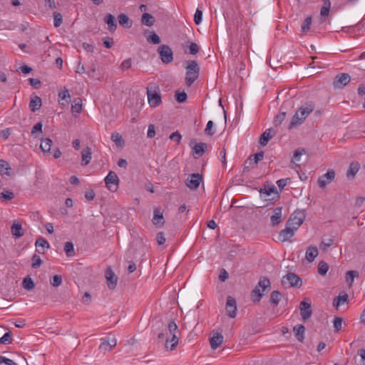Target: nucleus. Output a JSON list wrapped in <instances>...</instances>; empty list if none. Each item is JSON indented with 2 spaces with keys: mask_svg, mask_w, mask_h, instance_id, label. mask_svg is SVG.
<instances>
[{
  "mask_svg": "<svg viewBox=\"0 0 365 365\" xmlns=\"http://www.w3.org/2000/svg\"><path fill=\"white\" fill-rule=\"evenodd\" d=\"M168 336L167 337L165 341V348L167 350H174L178 345V338L177 336V333H178V327L175 322H170L168 326Z\"/></svg>",
  "mask_w": 365,
  "mask_h": 365,
  "instance_id": "20e7f679",
  "label": "nucleus"
},
{
  "mask_svg": "<svg viewBox=\"0 0 365 365\" xmlns=\"http://www.w3.org/2000/svg\"><path fill=\"white\" fill-rule=\"evenodd\" d=\"M303 221L304 218L301 213H294L291 215L287 222V225H289L297 230L303 223Z\"/></svg>",
  "mask_w": 365,
  "mask_h": 365,
  "instance_id": "dca6fc26",
  "label": "nucleus"
},
{
  "mask_svg": "<svg viewBox=\"0 0 365 365\" xmlns=\"http://www.w3.org/2000/svg\"><path fill=\"white\" fill-rule=\"evenodd\" d=\"M202 175L199 173H193L188 175L185 180V185L190 190H196L202 182Z\"/></svg>",
  "mask_w": 365,
  "mask_h": 365,
  "instance_id": "9d476101",
  "label": "nucleus"
},
{
  "mask_svg": "<svg viewBox=\"0 0 365 365\" xmlns=\"http://www.w3.org/2000/svg\"><path fill=\"white\" fill-rule=\"evenodd\" d=\"M224 337L221 329H215L212 332V336L210 339V346L212 349H217L223 342Z\"/></svg>",
  "mask_w": 365,
  "mask_h": 365,
  "instance_id": "9b49d317",
  "label": "nucleus"
},
{
  "mask_svg": "<svg viewBox=\"0 0 365 365\" xmlns=\"http://www.w3.org/2000/svg\"><path fill=\"white\" fill-rule=\"evenodd\" d=\"M41 106V99L38 96H36L31 98L29 103V108L31 111L35 112L40 109Z\"/></svg>",
  "mask_w": 365,
  "mask_h": 365,
  "instance_id": "c85d7f7f",
  "label": "nucleus"
},
{
  "mask_svg": "<svg viewBox=\"0 0 365 365\" xmlns=\"http://www.w3.org/2000/svg\"><path fill=\"white\" fill-rule=\"evenodd\" d=\"M311 24H312V17L309 16V17L306 18L305 20L304 21L303 24H302V26H301L302 31L304 33L307 32L310 29Z\"/></svg>",
  "mask_w": 365,
  "mask_h": 365,
  "instance_id": "09e8293b",
  "label": "nucleus"
},
{
  "mask_svg": "<svg viewBox=\"0 0 365 365\" xmlns=\"http://www.w3.org/2000/svg\"><path fill=\"white\" fill-rule=\"evenodd\" d=\"M335 178V172L334 170H329L325 174L321 176L317 181L318 185L321 188L325 187Z\"/></svg>",
  "mask_w": 365,
  "mask_h": 365,
  "instance_id": "f8f14e48",
  "label": "nucleus"
},
{
  "mask_svg": "<svg viewBox=\"0 0 365 365\" xmlns=\"http://www.w3.org/2000/svg\"><path fill=\"white\" fill-rule=\"evenodd\" d=\"M304 331H305V328L302 324H297L293 329L294 336H296L297 340L301 342L303 341L304 338Z\"/></svg>",
  "mask_w": 365,
  "mask_h": 365,
  "instance_id": "cd10ccee",
  "label": "nucleus"
},
{
  "mask_svg": "<svg viewBox=\"0 0 365 365\" xmlns=\"http://www.w3.org/2000/svg\"><path fill=\"white\" fill-rule=\"evenodd\" d=\"M119 24L125 28H130L132 22L129 19L128 16L125 14H120L118 16Z\"/></svg>",
  "mask_w": 365,
  "mask_h": 365,
  "instance_id": "f704fd0d",
  "label": "nucleus"
},
{
  "mask_svg": "<svg viewBox=\"0 0 365 365\" xmlns=\"http://www.w3.org/2000/svg\"><path fill=\"white\" fill-rule=\"evenodd\" d=\"M329 270V265L327 262L321 261L318 264V272L321 275H325Z\"/></svg>",
  "mask_w": 365,
  "mask_h": 365,
  "instance_id": "c03bdc74",
  "label": "nucleus"
},
{
  "mask_svg": "<svg viewBox=\"0 0 365 365\" xmlns=\"http://www.w3.org/2000/svg\"><path fill=\"white\" fill-rule=\"evenodd\" d=\"M216 130L214 128V123L212 120H209L207 123L205 129V133L209 136H212L215 133Z\"/></svg>",
  "mask_w": 365,
  "mask_h": 365,
  "instance_id": "a18cd8bd",
  "label": "nucleus"
},
{
  "mask_svg": "<svg viewBox=\"0 0 365 365\" xmlns=\"http://www.w3.org/2000/svg\"><path fill=\"white\" fill-rule=\"evenodd\" d=\"M106 279L108 288L114 289L117 285L118 277L110 267H108L106 271Z\"/></svg>",
  "mask_w": 365,
  "mask_h": 365,
  "instance_id": "f3484780",
  "label": "nucleus"
},
{
  "mask_svg": "<svg viewBox=\"0 0 365 365\" xmlns=\"http://www.w3.org/2000/svg\"><path fill=\"white\" fill-rule=\"evenodd\" d=\"M319 252L316 246H309L307 247L305 253V259L309 262H312L316 257L318 255Z\"/></svg>",
  "mask_w": 365,
  "mask_h": 365,
  "instance_id": "4be33fe9",
  "label": "nucleus"
},
{
  "mask_svg": "<svg viewBox=\"0 0 365 365\" xmlns=\"http://www.w3.org/2000/svg\"><path fill=\"white\" fill-rule=\"evenodd\" d=\"M228 277H229L228 272L225 269H222L220 270V275H219L220 280L222 282H225V280H227L228 279Z\"/></svg>",
  "mask_w": 365,
  "mask_h": 365,
  "instance_id": "0e129e2a",
  "label": "nucleus"
},
{
  "mask_svg": "<svg viewBox=\"0 0 365 365\" xmlns=\"http://www.w3.org/2000/svg\"><path fill=\"white\" fill-rule=\"evenodd\" d=\"M300 314L304 321L309 319L312 314L311 303L309 302L302 301L299 304Z\"/></svg>",
  "mask_w": 365,
  "mask_h": 365,
  "instance_id": "4468645a",
  "label": "nucleus"
},
{
  "mask_svg": "<svg viewBox=\"0 0 365 365\" xmlns=\"http://www.w3.org/2000/svg\"><path fill=\"white\" fill-rule=\"evenodd\" d=\"M81 165L86 166L88 165L92 158L91 149L86 147L81 150Z\"/></svg>",
  "mask_w": 365,
  "mask_h": 365,
  "instance_id": "aec40b11",
  "label": "nucleus"
},
{
  "mask_svg": "<svg viewBox=\"0 0 365 365\" xmlns=\"http://www.w3.org/2000/svg\"><path fill=\"white\" fill-rule=\"evenodd\" d=\"M304 153H305L304 149H297L294 152V155H293L292 162H291V165H290V167L292 168H295L296 167L299 166L297 164V163L300 160L301 156Z\"/></svg>",
  "mask_w": 365,
  "mask_h": 365,
  "instance_id": "bb28decb",
  "label": "nucleus"
},
{
  "mask_svg": "<svg viewBox=\"0 0 365 365\" xmlns=\"http://www.w3.org/2000/svg\"><path fill=\"white\" fill-rule=\"evenodd\" d=\"M42 264L41 257L37 255H34L32 257L31 267L34 269L38 268Z\"/></svg>",
  "mask_w": 365,
  "mask_h": 365,
  "instance_id": "8fccbe9b",
  "label": "nucleus"
},
{
  "mask_svg": "<svg viewBox=\"0 0 365 365\" xmlns=\"http://www.w3.org/2000/svg\"><path fill=\"white\" fill-rule=\"evenodd\" d=\"M29 81L30 85L34 87L35 88H38L41 85V81L38 78H30L29 79Z\"/></svg>",
  "mask_w": 365,
  "mask_h": 365,
  "instance_id": "774afa93",
  "label": "nucleus"
},
{
  "mask_svg": "<svg viewBox=\"0 0 365 365\" xmlns=\"http://www.w3.org/2000/svg\"><path fill=\"white\" fill-rule=\"evenodd\" d=\"M0 197L4 200H12L14 197V195L12 192L6 190L4 192H2L0 194Z\"/></svg>",
  "mask_w": 365,
  "mask_h": 365,
  "instance_id": "052dcab7",
  "label": "nucleus"
},
{
  "mask_svg": "<svg viewBox=\"0 0 365 365\" xmlns=\"http://www.w3.org/2000/svg\"><path fill=\"white\" fill-rule=\"evenodd\" d=\"M314 109V106L312 102L307 103L305 106H302L292 117L290 123V128L302 123Z\"/></svg>",
  "mask_w": 365,
  "mask_h": 365,
  "instance_id": "f03ea898",
  "label": "nucleus"
},
{
  "mask_svg": "<svg viewBox=\"0 0 365 365\" xmlns=\"http://www.w3.org/2000/svg\"><path fill=\"white\" fill-rule=\"evenodd\" d=\"M360 168V164L357 161H353L350 163L346 172L347 178H354Z\"/></svg>",
  "mask_w": 365,
  "mask_h": 365,
  "instance_id": "393cba45",
  "label": "nucleus"
},
{
  "mask_svg": "<svg viewBox=\"0 0 365 365\" xmlns=\"http://www.w3.org/2000/svg\"><path fill=\"white\" fill-rule=\"evenodd\" d=\"M142 24L147 26H152L155 23L154 17L148 13H144L141 19Z\"/></svg>",
  "mask_w": 365,
  "mask_h": 365,
  "instance_id": "c9c22d12",
  "label": "nucleus"
},
{
  "mask_svg": "<svg viewBox=\"0 0 365 365\" xmlns=\"http://www.w3.org/2000/svg\"><path fill=\"white\" fill-rule=\"evenodd\" d=\"M106 187L111 192H115L118 187L119 179L118 175L112 171H110L104 179Z\"/></svg>",
  "mask_w": 365,
  "mask_h": 365,
  "instance_id": "6e6552de",
  "label": "nucleus"
},
{
  "mask_svg": "<svg viewBox=\"0 0 365 365\" xmlns=\"http://www.w3.org/2000/svg\"><path fill=\"white\" fill-rule=\"evenodd\" d=\"M99 345V350L103 353L110 351L117 344V339L115 336L109 334L105 338H102Z\"/></svg>",
  "mask_w": 365,
  "mask_h": 365,
  "instance_id": "423d86ee",
  "label": "nucleus"
},
{
  "mask_svg": "<svg viewBox=\"0 0 365 365\" xmlns=\"http://www.w3.org/2000/svg\"><path fill=\"white\" fill-rule=\"evenodd\" d=\"M175 98L178 102L183 103L187 99V94L185 92H178L175 94Z\"/></svg>",
  "mask_w": 365,
  "mask_h": 365,
  "instance_id": "bf43d9fd",
  "label": "nucleus"
},
{
  "mask_svg": "<svg viewBox=\"0 0 365 365\" xmlns=\"http://www.w3.org/2000/svg\"><path fill=\"white\" fill-rule=\"evenodd\" d=\"M63 22L62 16L59 13H54L53 14V25L55 27H58Z\"/></svg>",
  "mask_w": 365,
  "mask_h": 365,
  "instance_id": "864d4df0",
  "label": "nucleus"
},
{
  "mask_svg": "<svg viewBox=\"0 0 365 365\" xmlns=\"http://www.w3.org/2000/svg\"><path fill=\"white\" fill-rule=\"evenodd\" d=\"M147 41L153 44H159L161 41L159 36L154 31L150 32V34L147 36Z\"/></svg>",
  "mask_w": 365,
  "mask_h": 365,
  "instance_id": "58836bf2",
  "label": "nucleus"
},
{
  "mask_svg": "<svg viewBox=\"0 0 365 365\" xmlns=\"http://www.w3.org/2000/svg\"><path fill=\"white\" fill-rule=\"evenodd\" d=\"M113 43L114 41L112 38L106 37L103 38V44L107 48H111Z\"/></svg>",
  "mask_w": 365,
  "mask_h": 365,
  "instance_id": "338daca9",
  "label": "nucleus"
},
{
  "mask_svg": "<svg viewBox=\"0 0 365 365\" xmlns=\"http://www.w3.org/2000/svg\"><path fill=\"white\" fill-rule=\"evenodd\" d=\"M291 182V179L289 178L279 179L277 181V185L280 189L282 190L284 187Z\"/></svg>",
  "mask_w": 365,
  "mask_h": 365,
  "instance_id": "603ef678",
  "label": "nucleus"
},
{
  "mask_svg": "<svg viewBox=\"0 0 365 365\" xmlns=\"http://www.w3.org/2000/svg\"><path fill=\"white\" fill-rule=\"evenodd\" d=\"M104 21L107 24L108 29L110 32H113L116 29L117 24L115 18L112 14H108L104 18Z\"/></svg>",
  "mask_w": 365,
  "mask_h": 365,
  "instance_id": "a878e982",
  "label": "nucleus"
},
{
  "mask_svg": "<svg viewBox=\"0 0 365 365\" xmlns=\"http://www.w3.org/2000/svg\"><path fill=\"white\" fill-rule=\"evenodd\" d=\"M169 138L171 140L175 141L178 144H179L180 143L182 135L178 131H175L170 134Z\"/></svg>",
  "mask_w": 365,
  "mask_h": 365,
  "instance_id": "4d7b16f0",
  "label": "nucleus"
},
{
  "mask_svg": "<svg viewBox=\"0 0 365 365\" xmlns=\"http://www.w3.org/2000/svg\"><path fill=\"white\" fill-rule=\"evenodd\" d=\"M153 225L156 227H162L165 224L163 211L160 208H155L152 219Z\"/></svg>",
  "mask_w": 365,
  "mask_h": 365,
  "instance_id": "6ab92c4d",
  "label": "nucleus"
},
{
  "mask_svg": "<svg viewBox=\"0 0 365 365\" xmlns=\"http://www.w3.org/2000/svg\"><path fill=\"white\" fill-rule=\"evenodd\" d=\"M342 326V319L341 317H335L334 319V327L336 331L341 330Z\"/></svg>",
  "mask_w": 365,
  "mask_h": 365,
  "instance_id": "13d9d810",
  "label": "nucleus"
},
{
  "mask_svg": "<svg viewBox=\"0 0 365 365\" xmlns=\"http://www.w3.org/2000/svg\"><path fill=\"white\" fill-rule=\"evenodd\" d=\"M283 285L289 284V287H300L302 284V281L296 274L293 272H289L283 277L282 279Z\"/></svg>",
  "mask_w": 365,
  "mask_h": 365,
  "instance_id": "0eeeda50",
  "label": "nucleus"
},
{
  "mask_svg": "<svg viewBox=\"0 0 365 365\" xmlns=\"http://www.w3.org/2000/svg\"><path fill=\"white\" fill-rule=\"evenodd\" d=\"M358 272L356 271H348L346 274V280L351 285L355 277H358Z\"/></svg>",
  "mask_w": 365,
  "mask_h": 365,
  "instance_id": "49530a36",
  "label": "nucleus"
},
{
  "mask_svg": "<svg viewBox=\"0 0 365 365\" xmlns=\"http://www.w3.org/2000/svg\"><path fill=\"white\" fill-rule=\"evenodd\" d=\"M11 168L9 165V163L4 160H0V173L4 175L10 176L11 175Z\"/></svg>",
  "mask_w": 365,
  "mask_h": 365,
  "instance_id": "72a5a7b5",
  "label": "nucleus"
},
{
  "mask_svg": "<svg viewBox=\"0 0 365 365\" xmlns=\"http://www.w3.org/2000/svg\"><path fill=\"white\" fill-rule=\"evenodd\" d=\"M158 53L163 63L168 64L173 61V52L168 45H161L158 48Z\"/></svg>",
  "mask_w": 365,
  "mask_h": 365,
  "instance_id": "39448f33",
  "label": "nucleus"
},
{
  "mask_svg": "<svg viewBox=\"0 0 365 365\" xmlns=\"http://www.w3.org/2000/svg\"><path fill=\"white\" fill-rule=\"evenodd\" d=\"M152 88L150 86H148L146 88L148 101L151 107L155 108L161 103L162 101L159 93L155 90H152Z\"/></svg>",
  "mask_w": 365,
  "mask_h": 365,
  "instance_id": "1a4fd4ad",
  "label": "nucleus"
},
{
  "mask_svg": "<svg viewBox=\"0 0 365 365\" xmlns=\"http://www.w3.org/2000/svg\"><path fill=\"white\" fill-rule=\"evenodd\" d=\"M200 48L195 43L191 42L189 45V53L192 55H195L199 52Z\"/></svg>",
  "mask_w": 365,
  "mask_h": 365,
  "instance_id": "6e6d98bb",
  "label": "nucleus"
},
{
  "mask_svg": "<svg viewBox=\"0 0 365 365\" xmlns=\"http://www.w3.org/2000/svg\"><path fill=\"white\" fill-rule=\"evenodd\" d=\"M226 312H227V315L230 317V318H235L237 315V303H236V301L235 299L230 297V296H228L227 297V302H226Z\"/></svg>",
  "mask_w": 365,
  "mask_h": 365,
  "instance_id": "2eb2a0df",
  "label": "nucleus"
},
{
  "mask_svg": "<svg viewBox=\"0 0 365 365\" xmlns=\"http://www.w3.org/2000/svg\"><path fill=\"white\" fill-rule=\"evenodd\" d=\"M156 240L159 245H162L165 242V237L164 233L160 232L157 234Z\"/></svg>",
  "mask_w": 365,
  "mask_h": 365,
  "instance_id": "e2e57ef3",
  "label": "nucleus"
},
{
  "mask_svg": "<svg viewBox=\"0 0 365 365\" xmlns=\"http://www.w3.org/2000/svg\"><path fill=\"white\" fill-rule=\"evenodd\" d=\"M271 129L266 130L260 136L259 138V143L262 145H266L269 140V139L272 138V135L271 134Z\"/></svg>",
  "mask_w": 365,
  "mask_h": 365,
  "instance_id": "4c0bfd02",
  "label": "nucleus"
},
{
  "mask_svg": "<svg viewBox=\"0 0 365 365\" xmlns=\"http://www.w3.org/2000/svg\"><path fill=\"white\" fill-rule=\"evenodd\" d=\"M295 231L296 230L286 225V227L282 230L279 233V240L281 242L288 241L291 237L294 236Z\"/></svg>",
  "mask_w": 365,
  "mask_h": 365,
  "instance_id": "a211bd4d",
  "label": "nucleus"
},
{
  "mask_svg": "<svg viewBox=\"0 0 365 365\" xmlns=\"http://www.w3.org/2000/svg\"><path fill=\"white\" fill-rule=\"evenodd\" d=\"M282 294L279 291H273L270 296V302L275 306L278 305L281 300Z\"/></svg>",
  "mask_w": 365,
  "mask_h": 365,
  "instance_id": "a19ab883",
  "label": "nucleus"
},
{
  "mask_svg": "<svg viewBox=\"0 0 365 365\" xmlns=\"http://www.w3.org/2000/svg\"><path fill=\"white\" fill-rule=\"evenodd\" d=\"M348 294L345 292L341 293L338 297H335L333 300V306L338 309L341 305L348 302Z\"/></svg>",
  "mask_w": 365,
  "mask_h": 365,
  "instance_id": "b1692460",
  "label": "nucleus"
},
{
  "mask_svg": "<svg viewBox=\"0 0 365 365\" xmlns=\"http://www.w3.org/2000/svg\"><path fill=\"white\" fill-rule=\"evenodd\" d=\"M82 110V100L80 98H75L73 104L71 106L73 114H79Z\"/></svg>",
  "mask_w": 365,
  "mask_h": 365,
  "instance_id": "473e14b6",
  "label": "nucleus"
},
{
  "mask_svg": "<svg viewBox=\"0 0 365 365\" xmlns=\"http://www.w3.org/2000/svg\"><path fill=\"white\" fill-rule=\"evenodd\" d=\"M207 149V144L205 143H196L192 148L193 153L197 157L202 156Z\"/></svg>",
  "mask_w": 365,
  "mask_h": 365,
  "instance_id": "c756f323",
  "label": "nucleus"
},
{
  "mask_svg": "<svg viewBox=\"0 0 365 365\" xmlns=\"http://www.w3.org/2000/svg\"><path fill=\"white\" fill-rule=\"evenodd\" d=\"M185 69V84L190 86L199 77L200 66L196 61H188Z\"/></svg>",
  "mask_w": 365,
  "mask_h": 365,
  "instance_id": "7ed1b4c3",
  "label": "nucleus"
},
{
  "mask_svg": "<svg viewBox=\"0 0 365 365\" xmlns=\"http://www.w3.org/2000/svg\"><path fill=\"white\" fill-rule=\"evenodd\" d=\"M35 246L36 247V251L40 254L43 253V250L44 249H48L50 247V245H49V243L48 242V241L41 237H39L36 240V241L35 242Z\"/></svg>",
  "mask_w": 365,
  "mask_h": 365,
  "instance_id": "5701e85b",
  "label": "nucleus"
},
{
  "mask_svg": "<svg viewBox=\"0 0 365 365\" xmlns=\"http://www.w3.org/2000/svg\"><path fill=\"white\" fill-rule=\"evenodd\" d=\"M259 192H260V195L262 197L269 196L271 194L274 193L277 195V197H279V195L277 191V189L274 185L269 187L268 188H266V187L264 189L262 188V189H260Z\"/></svg>",
  "mask_w": 365,
  "mask_h": 365,
  "instance_id": "e433bc0d",
  "label": "nucleus"
},
{
  "mask_svg": "<svg viewBox=\"0 0 365 365\" xmlns=\"http://www.w3.org/2000/svg\"><path fill=\"white\" fill-rule=\"evenodd\" d=\"M131 66V59L128 58L123 61L120 65V68L122 71H125L128 69Z\"/></svg>",
  "mask_w": 365,
  "mask_h": 365,
  "instance_id": "69168bd1",
  "label": "nucleus"
},
{
  "mask_svg": "<svg viewBox=\"0 0 365 365\" xmlns=\"http://www.w3.org/2000/svg\"><path fill=\"white\" fill-rule=\"evenodd\" d=\"M351 81V77L348 73H341L336 76L333 85L335 88H341L346 86Z\"/></svg>",
  "mask_w": 365,
  "mask_h": 365,
  "instance_id": "ddd939ff",
  "label": "nucleus"
},
{
  "mask_svg": "<svg viewBox=\"0 0 365 365\" xmlns=\"http://www.w3.org/2000/svg\"><path fill=\"white\" fill-rule=\"evenodd\" d=\"M113 142L118 146H121L124 144V140L122 136L118 133H113L110 137Z\"/></svg>",
  "mask_w": 365,
  "mask_h": 365,
  "instance_id": "79ce46f5",
  "label": "nucleus"
},
{
  "mask_svg": "<svg viewBox=\"0 0 365 365\" xmlns=\"http://www.w3.org/2000/svg\"><path fill=\"white\" fill-rule=\"evenodd\" d=\"M22 286L25 289L31 290L34 288L35 284L30 277H26L23 279Z\"/></svg>",
  "mask_w": 365,
  "mask_h": 365,
  "instance_id": "ea45409f",
  "label": "nucleus"
},
{
  "mask_svg": "<svg viewBox=\"0 0 365 365\" xmlns=\"http://www.w3.org/2000/svg\"><path fill=\"white\" fill-rule=\"evenodd\" d=\"M271 288V283L268 278L262 277L259 279L257 285L252 292L251 297L254 302H259L265 292Z\"/></svg>",
  "mask_w": 365,
  "mask_h": 365,
  "instance_id": "f257e3e1",
  "label": "nucleus"
},
{
  "mask_svg": "<svg viewBox=\"0 0 365 365\" xmlns=\"http://www.w3.org/2000/svg\"><path fill=\"white\" fill-rule=\"evenodd\" d=\"M58 98L61 100H66L70 98L69 91L67 88H64L63 90L58 93Z\"/></svg>",
  "mask_w": 365,
  "mask_h": 365,
  "instance_id": "680f3d73",
  "label": "nucleus"
},
{
  "mask_svg": "<svg viewBox=\"0 0 365 365\" xmlns=\"http://www.w3.org/2000/svg\"><path fill=\"white\" fill-rule=\"evenodd\" d=\"M282 211V208L281 207H277L273 210V214L270 217L271 222L273 226H276L281 222Z\"/></svg>",
  "mask_w": 365,
  "mask_h": 365,
  "instance_id": "412c9836",
  "label": "nucleus"
},
{
  "mask_svg": "<svg viewBox=\"0 0 365 365\" xmlns=\"http://www.w3.org/2000/svg\"><path fill=\"white\" fill-rule=\"evenodd\" d=\"M64 251L68 257L73 256L75 254L73 244L71 242H67L64 245Z\"/></svg>",
  "mask_w": 365,
  "mask_h": 365,
  "instance_id": "37998d69",
  "label": "nucleus"
},
{
  "mask_svg": "<svg viewBox=\"0 0 365 365\" xmlns=\"http://www.w3.org/2000/svg\"><path fill=\"white\" fill-rule=\"evenodd\" d=\"M53 144L51 139L46 138L41 140L40 148L44 153H49Z\"/></svg>",
  "mask_w": 365,
  "mask_h": 365,
  "instance_id": "7c9ffc66",
  "label": "nucleus"
},
{
  "mask_svg": "<svg viewBox=\"0 0 365 365\" xmlns=\"http://www.w3.org/2000/svg\"><path fill=\"white\" fill-rule=\"evenodd\" d=\"M202 11L197 9L195 14L194 15V21L197 25H199L202 22Z\"/></svg>",
  "mask_w": 365,
  "mask_h": 365,
  "instance_id": "5fc2aeb1",
  "label": "nucleus"
},
{
  "mask_svg": "<svg viewBox=\"0 0 365 365\" xmlns=\"http://www.w3.org/2000/svg\"><path fill=\"white\" fill-rule=\"evenodd\" d=\"M11 232L16 238H19L24 235L22 226L20 223H14L11 227Z\"/></svg>",
  "mask_w": 365,
  "mask_h": 365,
  "instance_id": "2f4dec72",
  "label": "nucleus"
},
{
  "mask_svg": "<svg viewBox=\"0 0 365 365\" xmlns=\"http://www.w3.org/2000/svg\"><path fill=\"white\" fill-rule=\"evenodd\" d=\"M50 283L53 287H59L62 283V278L61 275H54L53 278L50 279Z\"/></svg>",
  "mask_w": 365,
  "mask_h": 365,
  "instance_id": "3c124183",
  "label": "nucleus"
},
{
  "mask_svg": "<svg viewBox=\"0 0 365 365\" xmlns=\"http://www.w3.org/2000/svg\"><path fill=\"white\" fill-rule=\"evenodd\" d=\"M12 342V336L11 332H6L0 338V344H9Z\"/></svg>",
  "mask_w": 365,
  "mask_h": 365,
  "instance_id": "de8ad7c7",
  "label": "nucleus"
}]
</instances>
